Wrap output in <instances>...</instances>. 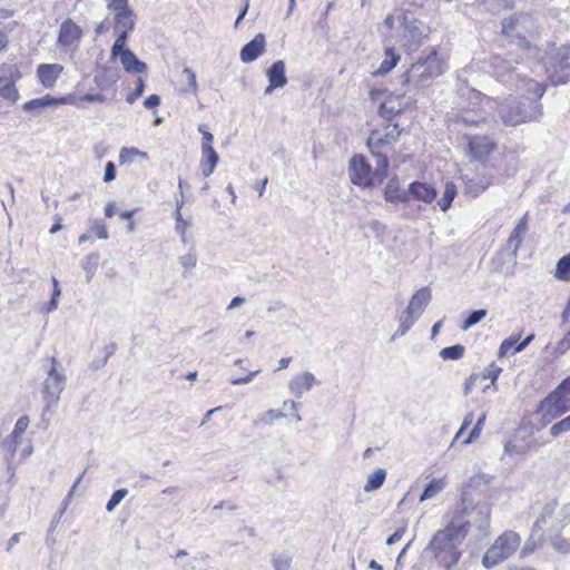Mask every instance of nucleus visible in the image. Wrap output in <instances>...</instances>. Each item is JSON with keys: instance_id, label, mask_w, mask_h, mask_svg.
<instances>
[{"instance_id": "57", "label": "nucleus", "mask_w": 570, "mask_h": 570, "mask_svg": "<svg viewBox=\"0 0 570 570\" xmlns=\"http://www.w3.org/2000/svg\"><path fill=\"white\" fill-rule=\"evenodd\" d=\"M107 8L115 13L130 10L128 0H107Z\"/></svg>"}, {"instance_id": "23", "label": "nucleus", "mask_w": 570, "mask_h": 570, "mask_svg": "<svg viewBox=\"0 0 570 570\" xmlns=\"http://www.w3.org/2000/svg\"><path fill=\"white\" fill-rule=\"evenodd\" d=\"M410 196L416 200L430 204L436 197V189L431 184L413 181L409 186V197Z\"/></svg>"}, {"instance_id": "3", "label": "nucleus", "mask_w": 570, "mask_h": 570, "mask_svg": "<svg viewBox=\"0 0 570 570\" xmlns=\"http://www.w3.org/2000/svg\"><path fill=\"white\" fill-rule=\"evenodd\" d=\"M444 62L439 58L438 51L432 49L425 57H421L411 68L399 77L401 86L421 85L439 77L444 72Z\"/></svg>"}, {"instance_id": "40", "label": "nucleus", "mask_w": 570, "mask_h": 570, "mask_svg": "<svg viewBox=\"0 0 570 570\" xmlns=\"http://www.w3.org/2000/svg\"><path fill=\"white\" fill-rule=\"evenodd\" d=\"M135 156H139L144 159L148 158L147 153L140 151L138 148L135 147H124L119 151V163L120 165L130 164Z\"/></svg>"}, {"instance_id": "53", "label": "nucleus", "mask_w": 570, "mask_h": 570, "mask_svg": "<svg viewBox=\"0 0 570 570\" xmlns=\"http://www.w3.org/2000/svg\"><path fill=\"white\" fill-rule=\"evenodd\" d=\"M198 131L202 134V146H200V149L202 150L214 149V147H213L214 136L207 129V127L205 125H200L198 127Z\"/></svg>"}, {"instance_id": "56", "label": "nucleus", "mask_w": 570, "mask_h": 570, "mask_svg": "<svg viewBox=\"0 0 570 570\" xmlns=\"http://www.w3.org/2000/svg\"><path fill=\"white\" fill-rule=\"evenodd\" d=\"M183 75L186 77L188 87L184 89L185 92H197V81L195 72L189 68L185 67L183 70Z\"/></svg>"}, {"instance_id": "7", "label": "nucleus", "mask_w": 570, "mask_h": 570, "mask_svg": "<svg viewBox=\"0 0 570 570\" xmlns=\"http://www.w3.org/2000/svg\"><path fill=\"white\" fill-rule=\"evenodd\" d=\"M50 363L51 366L48 370L47 377L42 383V394L47 410L59 401L60 394L65 390L67 382L65 373L58 370V361L55 357H51Z\"/></svg>"}, {"instance_id": "41", "label": "nucleus", "mask_w": 570, "mask_h": 570, "mask_svg": "<svg viewBox=\"0 0 570 570\" xmlns=\"http://www.w3.org/2000/svg\"><path fill=\"white\" fill-rule=\"evenodd\" d=\"M115 31L118 33L112 47H111V57L116 58L118 57L119 52L126 50L125 46L128 39V35L131 30H122V29H115Z\"/></svg>"}, {"instance_id": "46", "label": "nucleus", "mask_w": 570, "mask_h": 570, "mask_svg": "<svg viewBox=\"0 0 570 570\" xmlns=\"http://www.w3.org/2000/svg\"><path fill=\"white\" fill-rule=\"evenodd\" d=\"M272 564L275 570H289L291 557L286 553H273Z\"/></svg>"}, {"instance_id": "22", "label": "nucleus", "mask_w": 570, "mask_h": 570, "mask_svg": "<svg viewBox=\"0 0 570 570\" xmlns=\"http://www.w3.org/2000/svg\"><path fill=\"white\" fill-rule=\"evenodd\" d=\"M464 194L475 198L482 194L491 184V177L485 175L464 176Z\"/></svg>"}, {"instance_id": "30", "label": "nucleus", "mask_w": 570, "mask_h": 570, "mask_svg": "<svg viewBox=\"0 0 570 570\" xmlns=\"http://www.w3.org/2000/svg\"><path fill=\"white\" fill-rule=\"evenodd\" d=\"M136 13L132 9L115 13L114 27L115 29L134 30L136 24Z\"/></svg>"}, {"instance_id": "59", "label": "nucleus", "mask_w": 570, "mask_h": 570, "mask_svg": "<svg viewBox=\"0 0 570 570\" xmlns=\"http://www.w3.org/2000/svg\"><path fill=\"white\" fill-rule=\"evenodd\" d=\"M90 230L99 239H108L109 238V234L107 232L106 225L102 222L95 220L91 224Z\"/></svg>"}, {"instance_id": "31", "label": "nucleus", "mask_w": 570, "mask_h": 570, "mask_svg": "<svg viewBox=\"0 0 570 570\" xmlns=\"http://www.w3.org/2000/svg\"><path fill=\"white\" fill-rule=\"evenodd\" d=\"M386 479V471L382 468L374 470L366 479L364 484L365 492L379 490Z\"/></svg>"}, {"instance_id": "34", "label": "nucleus", "mask_w": 570, "mask_h": 570, "mask_svg": "<svg viewBox=\"0 0 570 570\" xmlns=\"http://www.w3.org/2000/svg\"><path fill=\"white\" fill-rule=\"evenodd\" d=\"M400 56L394 52L393 48H389L385 50V58L381 62L379 69L375 71V75L384 76L389 73L399 62Z\"/></svg>"}, {"instance_id": "17", "label": "nucleus", "mask_w": 570, "mask_h": 570, "mask_svg": "<svg viewBox=\"0 0 570 570\" xmlns=\"http://www.w3.org/2000/svg\"><path fill=\"white\" fill-rule=\"evenodd\" d=\"M469 515L470 520L464 522L468 524V529L471 524H473L482 535H487L490 527V504L487 502L478 503L475 508L469 513Z\"/></svg>"}, {"instance_id": "25", "label": "nucleus", "mask_w": 570, "mask_h": 570, "mask_svg": "<svg viewBox=\"0 0 570 570\" xmlns=\"http://www.w3.org/2000/svg\"><path fill=\"white\" fill-rule=\"evenodd\" d=\"M118 57L127 72L145 73L147 71V65L139 60L131 50L126 49L119 52Z\"/></svg>"}, {"instance_id": "64", "label": "nucleus", "mask_w": 570, "mask_h": 570, "mask_svg": "<svg viewBox=\"0 0 570 570\" xmlns=\"http://www.w3.org/2000/svg\"><path fill=\"white\" fill-rule=\"evenodd\" d=\"M61 295V291H60V287H56L53 288L52 291V295H51V298L46 307V312L47 313H52L53 311L57 309L58 307V299Z\"/></svg>"}, {"instance_id": "61", "label": "nucleus", "mask_w": 570, "mask_h": 570, "mask_svg": "<svg viewBox=\"0 0 570 570\" xmlns=\"http://www.w3.org/2000/svg\"><path fill=\"white\" fill-rule=\"evenodd\" d=\"M558 520L563 524L562 528L566 529V533H569L570 530L568 528L570 527V504L561 508L558 514Z\"/></svg>"}, {"instance_id": "49", "label": "nucleus", "mask_w": 570, "mask_h": 570, "mask_svg": "<svg viewBox=\"0 0 570 570\" xmlns=\"http://www.w3.org/2000/svg\"><path fill=\"white\" fill-rule=\"evenodd\" d=\"M0 96L9 101H16L19 95L14 81H6L0 88Z\"/></svg>"}, {"instance_id": "43", "label": "nucleus", "mask_w": 570, "mask_h": 570, "mask_svg": "<svg viewBox=\"0 0 570 570\" xmlns=\"http://www.w3.org/2000/svg\"><path fill=\"white\" fill-rule=\"evenodd\" d=\"M487 309L483 308L472 311L461 324V330L466 331L468 328L478 324L487 316Z\"/></svg>"}, {"instance_id": "48", "label": "nucleus", "mask_w": 570, "mask_h": 570, "mask_svg": "<svg viewBox=\"0 0 570 570\" xmlns=\"http://www.w3.org/2000/svg\"><path fill=\"white\" fill-rule=\"evenodd\" d=\"M556 508H557V502L556 501L548 502L542 508V512L540 513V515L535 520L533 527L534 528H540L542 523H546L547 519L551 518L552 514L554 513Z\"/></svg>"}, {"instance_id": "50", "label": "nucleus", "mask_w": 570, "mask_h": 570, "mask_svg": "<svg viewBox=\"0 0 570 570\" xmlns=\"http://www.w3.org/2000/svg\"><path fill=\"white\" fill-rule=\"evenodd\" d=\"M485 419H487L485 413H482L480 415V417L478 419L474 428L470 432L469 436L463 441L464 444H470V443L474 442L475 440H478V438L480 436V433H481V431L483 429V424L485 422Z\"/></svg>"}, {"instance_id": "11", "label": "nucleus", "mask_w": 570, "mask_h": 570, "mask_svg": "<svg viewBox=\"0 0 570 570\" xmlns=\"http://www.w3.org/2000/svg\"><path fill=\"white\" fill-rule=\"evenodd\" d=\"M399 20L404 28V37L410 46H419L430 33V28L409 12L400 16Z\"/></svg>"}, {"instance_id": "14", "label": "nucleus", "mask_w": 570, "mask_h": 570, "mask_svg": "<svg viewBox=\"0 0 570 570\" xmlns=\"http://www.w3.org/2000/svg\"><path fill=\"white\" fill-rule=\"evenodd\" d=\"M82 38V29L70 18L62 21L58 31L57 43L63 48L78 47Z\"/></svg>"}, {"instance_id": "32", "label": "nucleus", "mask_w": 570, "mask_h": 570, "mask_svg": "<svg viewBox=\"0 0 570 570\" xmlns=\"http://www.w3.org/2000/svg\"><path fill=\"white\" fill-rule=\"evenodd\" d=\"M530 21V16L517 13L502 20V32L510 35L518 26H524Z\"/></svg>"}, {"instance_id": "20", "label": "nucleus", "mask_w": 570, "mask_h": 570, "mask_svg": "<svg viewBox=\"0 0 570 570\" xmlns=\"http://www.w3.org/2000/svg\"><path fill=\"white\" fill-rule=\"evenodd\" d=\"M431 298L432 293L430 287L425 286L420 288L411 297L409 306L406 307L405 312L419 318L423 313L424 308L429 305Z\"/></svg>"}, {"instance_id": "26", "label": "nucleus", "mask_w": 570, "mask_h": 570, "mask_svg": "<svg viewBox=\"0 0 570 570\" xmlns=\"http://www.w3.org/2000/svg\"><path fill=\"white\" fill-rule=\"evenodd\" d=\"M118 72L111 68H99L96 70L94 81L98 88L106 90L118 81Z\"/></svg>"}, {"instance_id": "8", "label": "nucleus", "mask_w": 570, "mask_h": 570, "mask_svg": "<svg viewBox=\"0 0 570 570\" xmlns=\"http://www.w3.org/2000/svg\"><path fill=\"white\" fill-rule=\"evenodd\" d=\"M348 176L353 185L362 188H370L375 183H382L375 175V169L372 171L371 165L361 155H355L350 159Z\"/></svg>"}, {"instance_id": "38", "label": "nucleus", "mask_w": 570, "mask_h": 570, "mask_svg": "<svg viewBox=\"0 0 570 570\" xmlns=\"http://www.w3.org/2000/svg\"><path fill=\"white\" fill-rule=\"evenodd\" d=\"M20 77V72L16 66L7 63L0 66V88L6 81H16Z\"/></svg>"}, {"instance_id": "15", "label": "nucleus", "mask_w": 570, "mask_h": 570, "mask_svg": "<svg viewBox=\"0 0 570 570\" xmlns=\"http://www.w3.org/2000/svg\"><path fill=\"white\" fill-rule=\"evenodd\" d=\"M501 371V367L492 363L489 366H487L482 373L472 374L464 384V394L468 395L471 392L472 387L481 385L483 381L488 379H490L491 382L490 384L483 387V391L485 392L491 386L495 389V382Z\"/></svg>"}, {"instance_id": "18", "label": "nucleus", "mask_w": 570, "mask_h": 570, "mask_svg": "<svg viewBox=\"0 0 570 570\" xmlns=\"http://www.w3.org/2000/svg\"><path fill=\"white\" fill-rule=\"evenodd\" d=\"M265 36L262 32L257 33L253 40H250L242 48L239 58L245 63L253 62L265 52Z\"/></svg>"}, {"instance_id": "16", "label": "nucleus", "mask_w": 570, "mask_h": 570, "mask_svg": "<svg viewBox=\"0 0 570 570\" xmlns=\"http://www.w3.org/2000/svg\"><path fill=\"white\" fill-rule=\"evenodd\" d=\"M466 139V151L474 159H484L495 149V144L488 136H469Z\"/></svg>"}, {"instance_id": "33", "label": "nucleus", "mask_w": 570, "mask_h": 570, "mask_svg": "<svg viewBox=\"0 0 570 570\" xmlns=\"http://www.w3.org/2000/svg\"><path fill=\"white\" fill-rule=\"evenodd\" d=\"M446 487V481L444 478L441 479H433L429 484L425 487L423 493L420 497V501H425L429 499H433L439 493H441Z\"/></svg>"}, {"instance_id": "1", "label": "nucleus", "mask_w": 570, "mask_h": 570, "mask_svg": "<svg viewBox=\"0 0 570 570\" xmlns=\"http://www.w3.org/2000/svg\"><path fill=\"white\" fill-rule=\"evenodd\" d=\"M466 534V523L451 521L444 529L433 534L423 553L433 559L438 567L454 570L462 557L461 546Z\"/></svg>"}, {"instance_id": "4", "label": "nucleus", "mask_w": 570, "mask_h": 570, "mask_svg": "<svg viewBox=\"0 0 570 570\" xmlns=\"http://www.w3.org/2000/svg\"><path fill=\"white\" fill-rule=\"evenodd\" d=\"M390 127L391 126L386 127L387 131L385 134H382L380 130H373L367 138V147L375 158V175L379 177L380 181L384 180L389 169V159L387 156L382 153V148L394 144L401 135L397 124H394L392 128Z\"/></svg>"}, {"instance_id": "36", "label": "nucleus", "mask_w": 570, "mask_h": 570, "mask_svg": "<svg viewBox=\"0 0 570 570\" xmlns=\"http://www.w3.org/2000/svg\"><path fill=\"white\" fill-rule=\"evenodd\" d=\"M456 193H458V190H456L455 184L452 181H448L445 184L442 197L438 202V205L440 206L442 212H446L450 208L453 199L456 196Z\"/></svg>"}, {"instance_id": "10", "label": "nucleus", "mask_w": 570, "mask_h": 570, "mask_svg": "<svg viewBox=\"0 0 570 570\" xmlns=\"http://www.w3.org/2000/svg\"><path fill=\"white\" fill-rule=\"evenodd\" d=\"M459 95L461 97L468 96L470 105L474 107H479V110L481 111V115L478 117H470L469 114H464L461 116L462 122L466 125H478L480 121L484 120L483 114L488 109H492L494 107L495 101L484 95H482L480 91L471 88H460Z\"/></svg>"}, {"instance_id": "12", "label": "nucleus", "mask_w": 570, "mask_h": 570, "mask_svg": "<svg viewBox=\"0 0 570 570\" xmlns=\"http://www.w3.org/2000/svg\"><path fill=\"white\" fill-rule=\"evenodd\" d=\"M548 401L549 395L543 399L537 407V412L541 414L542 426L550 424L553 420L570 411V403L566 400L556 397L547 404L546 402Z\"/></svg>"}, {"instance_id": "13", "label": "nucleus", "mask_w": 570, "mask_h": 570, "mask_svg": "<svg viewBox=\"0 0 570 570\" xmlns=\"http://www.w3.org/2000/svg\"><path fill=\"white\" fill-rule=\"evenodd\" d=\"M529 215L525 213L520 220L514 226L511 232L507 243L504 245V249L509 252L510 258L515 262L518 257V252L523 243V239L529 230Z\"/></svg>"}, {"instance_id": "37", "label": "nucleus", "mask_w": 570, "mask_h": 570, "mask_svg": "<svg viewBox=\"0 0 570 570\" xmlns=\"http://www.w3.org/2000/svg\"><path fill=\"white\" fill-rule=\"evenodd\" d=\"M556 397H560L561 400H566L570 403V375L566 377L558 387L549 394V401L547 404L554 400Z\"/></svg>"}, {"instance_id": "24", "label": "nucleus", "mask_w": 570, "mask_h": 570, "mask_svg": "<svg viewBox=\"0 0 570 570\" xmlns=\"http://www.w3.org/2000/svg\"><path fill=\"white\" fill-rule=\"evenodd\" d=\"M384 199L387 203H406L409 202V188L401 189L399 178L392 177L384 189Z\"/></svg>"}, {"instance_id": "45", "label": "nucleus", "mask_w": 570, "mask_h": 570, "mask_svg": "<svg viewBox=\"0 0 570 570\" xmlns=\"http://www.w3.org/2000/svg\"><path fill=\"white\" fill-rule=\"evenodd\" d=\"M416 320L417 317L407 314V312H404L403 315L400 317V326L395 335L403 336L413 326Z\"/></svg>"}, {"instance_id": "2", "label": "nucleus", "mask_w": 570, "mask_h": 570, "mask_svg": "<svg viewBox=\"0 0 570 570\" xmlns=\"http://www.w3.org/2000/svg\"><path fill=\"white\" fill-rule=\"evenodd\" d=\"M524 88L533 95L528 102L507 100L499 107V116L505 126H517L528 121H535L542 116L540 99L546 91L544 85L535 80H523Z\"/></svg>"}, {"instance_id": "52", "label": "nucleus", "mask_w": 570, "mask_h": 570, "mask_svg": "<svg viewBox=\"0 0 570 570\" xmlns=\"http://www.w3.org/2000/svg\"><path fill=\"white\" fill-rule=\"evenodd\" d=\"M16 23H3L0 22V52L3 51L9 43L8 35L11 32L14 28Z\"/></svg>"}, {"instance_id": "44", "label": "nucleus", "mask_w": 570, "mask_h": 570, "mask_svg": "<svg viewBox=\"0 0 570 570\" xmlns=\"http://www.w3.org/2000/svg\"><path fill=\"white\" fill-rule=\"evenodd\" d=\"M98 262H99L98 253H91L86 257V259L82 264V268L87 274V282H90L91 277L94 276L96 268L98 266Z\"/></svg>"}, {"instance_id": "58", "label": "nucleus", "mask_w": 570, "mask_h": 570, "mask_svg": "<svg viewBox=\"0 0 570 570\" xmlns=\"http://www.w3.org/2000/svg\"><path fill=\"white\" fill-rule=\"evenodd\" d=\"M379 112L380 116L383 117L384 119L391 120L394 116H396L400 112V109L394 106H390V104L386 101L381 104Z\"/></svg>"}, {"instance_id": "35", "label": "nucleus", "mask_w": 570, "mask_h": 570, "mask_svg": "<svg viewBox=\"0 0 570 570\" xmlns=\"http://www.w3.org/2000/svg\"><path fill=\"white\" fill-rule=\"evenodd\" d=\"M60 102H62V99H56L49 95H46L41 98H36V99H31V100L27 101L23 105V110L24 111H33L36 109L58 105Z\"/></svg>"}, {"instance_id": "6", "label": "nucleus", "mask_w": 570, "mask_h": 570, "mask_svg": "<svg viewBox=\"0 0 570 570\" xmlns=\"http://www.w3.org/2000/svg\"><path fill=\"white\" fill-rule=\"evenodd\" d=\"M570 46H561L546 61V70L553 86L563 85L570 78Z\"/></svg>"}, {"instance_id": "28", "label": "nucleus", "mask_w": 570, "mask_h": 570, "mask_svg": "<svg viewBox=\"0 0 570 570\" xmlns=\"http://www.w3.org/2000/svg\"><path fill=\"white\" fill-rule=\"evenodd\" d=\"M218 161L219 156L215 149L202 150L199 168L202 170L203 176L206 178L209 177L214 173Z\"/></svg>"}, {"instance_id": "29", "label": "nucleus", "mask_w": 570, "mask_h": 570, "mask_svg": "<svg viewBox=\"0 0 570 570\" xmlns=\"http://www.w3.org/2000/svg\"><path fill=\"white\" fill-rule=\"evenodd\" d=\"M532 445V436L528 435V439L514 438L504 444V453L509 455H522L525 454Z\"/></svg>"}, {"instance_id": "47", "label": "nucleus", "mask_w": 570, "mask_h": 570, "mask_svg": "<svg viewBox=\"0 0 570 570\" xmlns=\"http://www.w3.org/2000/svg\"><path fill=\"white\" fill-rule=\"evenodd\" d=\"M284 416V413L279 410H268L263 413H261L255 423H264V424H272L274 421L281 419Z\"/></svg>"}, {"instance_id": "62", "label": "nucleus", "mask_w": 570, "mask_h": 570, "mask_svg": "<svg viewBox=\"0 0 570 570\" xmlns=\"http://www.w3.org/2000/svg\"><path fill=\"white\" fill-rule=\"evenodd\" d=\"M145 82L142 78H138L136 82V88L132 92L127 96V101L131 105L134 104L144 92Z\"/></svg>"}, {"instance_id": "42", "label": "nucleus", "mask_w": 570, "mask_h": 570, "mask_svg": "<svg viewBox=\"0 0 570 570\" xmlns=\"http://www.w3.org/2000/svg\"><path fill=\"white\" fill-rule=\"evenodd\" d=\"M464 354V347L460 344L444 347L440 351V356L444 360L456 361L460 360Z\"/></svg>"}, {"instance_id": "27", "label": "nucleus", "mask_w": 570, "mask_h": 570, "mask_svg": "<svg viewBox=\"0 0 570 570\" xmlns=\"http://www.w3.org/2000/svg\"><path fill=\"white\" fill-rule=\"evenodd\" d=\"M268 82L272 87H284L287 83L285 76V62L283 60L275 61L266 71Z\"/></svg>"}, {"instance_id": "9", "label": "nucleus", "mask_w": 570, "mask_h": 570, "mask_svg": "<svg viewBox=\"0 0 570 570\" xmlns=\"http://www.w3.org/2000/svg\"><path fill=\"white\" fill-rule=\"evenodd\" d=\"M490 66L495 79L507 87L519 89L524 86L523 80H529L528 78H521L515 72L511 61L499 55L491 57Z\"/></svg>"}, {"instance_id": "60", "label": "nucleus", "mask_w": 570, "mask_h": 570, "mask_svg": "<svg viewBox=\"0 0 570 570\" xmlns=\"http://www.w3.org/2000/svg\"><path fill=\"white\" fill-rule=\"evenodd\" d=\"M29 425V419L28 416H21L18 419V421L16 422V425H14V429L11 433V436L14 438V439H18L20 438L24 431L27 430Z\"/></svg>"}, {"instance_id": "21", "label": "nucleus", "mask_w": 570, "mask_h": 570, "mask_svg": "<svg viewBox=\"0 0 570 570\" xmlns=\"http://www.w3.org/2000/svg\"><path fill=\"white\" fill-rule=\"evenodd\" d=\"M63 70L59 63H42L37 68V76L45 88H52Z\"/></svg>"}, {"instance_id": "5", "label": "nucleus", "mask_w": 570, "mask_h": 570, "mask_svg": "<svg viewBox=\"0 0 570 570\" xmlns=\"http://www.w3.org/2000/svg\"><path fill=\"white\" fill-rule=\"evenodd\" d=\"M521 539L514 531H505L485 552L482 563L485 568H492L511 557L519 548Z\"/></svg>"}, {"instance_id": "39", "label": "nucleus", "mask_w": 570, "mask_h": 570, "mask_svg": "<svg viewBox=\"0 0 570 570\" xmlns=\"http://www.w3.org/2000/svg\"><path fill=\"white\" fill-rule=\"evenodd\" d=\"M554 276L560 281H570V253L558 261Z\"/></svg>"}, {"instance_id": "55", "label": "nucleus", "mask_w": 570, "mask_h": 570, "mask_svg": "<svg viewBox=\"0 0 570 570\" xmlns=\"http://www.w3.org/2000/svg\"><path fill=\"white\" fill-rule=\"evenodd\" d=\"M128 490L127 489H119L116 490L112 494L109 501L107 502L106 510L108 512H111L120 502L121 500L127 495Z\"/></svg>"}, {"instance_id": "51", "label": "nucleus", "mask_w": 570, "mask_h": 570, "mask_svg": "<svg viewBox=\"0 0 570 570\" xmlns=\"http://www.w3.org/2000/svg\"><path fill=\"white\" fill-rule=\"evenodd\" d=\"M519 336H510L508 338H505L501 345H500V348H499V356L500 357H503L504 355H507L508 353H510L512 351V353L514 354V347L519 344Z\"/></svg>"}, {"instance_id": "54", "label": "nucleus", "mask_w": 570, "mask_h": 570, "mask_svg": "<svg viewBox=\"0 0 570 570\" xmlns=\"http://www.w3.org/2000/svg\"><path fill=\"white\" fill-rule=\"evenodd\" d=\"M552 547L562 552V553H569L570 552V539L564 538L560 534L556 535L551 540Z\"/></svg>"}, {"instance_id": "19", "label": "nucleus", "mask_w": 570, "mask_h": 570, "mask_svg": "<svg viewBox=\"0 0 570 570\" xmlns=\"http://www.w3.org/2000/svg\"><path fill=\"white\" fill-rule=\"evenodd\" d=\"M320 382L316 380L313 373L304 372L295 375L288 384L289 391L296 396L302 397L304 392L309 391L314 385H318Z\"/></svg>"}, {"instance_id": "63", "label": "nucleus", "mask_w": 570, "mask_h": 570, "mask_svg": "<svg viewBox=\"0 0 570 570\" xmlns=\"http://www.w3.org/2000/svg\"><path fill=\"white\" fill-rule=\"evenodd\" d=\"M196 256L190 253L179 257V263L186 272L193 269L196 266Z\"/></svg>"}]
</instances>
